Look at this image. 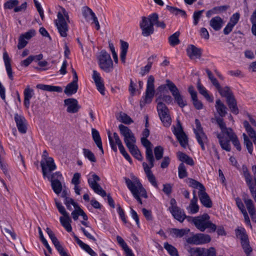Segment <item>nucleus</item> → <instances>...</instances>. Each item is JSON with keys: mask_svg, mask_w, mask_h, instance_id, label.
<instances>
[{"mask_svg": "<svg viewBox=\"0 0 256 256\" xmlns=\"http://www.w3.org/2000/svg\"><path fill=\"white\" fill-rule=\"evenodd\" d=\"M196 85L199 93L208 102H212L214 100L213 97L209 94L206 89L202 84L200 79L198 80Z\"/></svg>", "mask_w": 256, "mask_h": 256, "instance_id": "393cba45", "label": "nucleus"}, {"mask_svg": "<svg viewBox=\"0 0 256 256\" xmlns=\"http://www.w3.org/2000/svg\"><path fill=\"white\" fill-rule=\"evenodd\" d=\"M54 201L58 212L62 215V216L60 218L61 224L68 232H70L72 230V228L70 225L72 220L69 214L66 212L64 206L60 202L56 199L54 200Z\"/></svg>", "mask_w": 256, "mask_h": 256, "instance_id": "0eeeda50", "label": "nucleus"}, {"mask_svg": "<svg viewBox=\"0 0 256 256\" xmlns=\"http://www.w3.org/2000/svg\"><path fill=\"white\" fill-rule=\"evenodd\" d=\"M198 195L200 202L204 206L208 208L212 207V202L208 194L206 192V188L200 192H198Z\"/></svg>", "mask_w": 256, "mask_h": 256, "instance_id": "4be33fe9", "label": "nucleus"}, {"mask_svg": "<svg viewBox=\"0 0 256 256\" xmlns=\"http://www.w3.org/2000/svg\"><path fill=\"white\" fill-rule=\"evenodd\" d=\"M164 149L161 146H157L154 149V154L156 159L160 160L163 156Z\"/></svg>", "mask_w": 256, "mask_h": 256, "instance_id": "4d7b16f0", "label": "nucleus"}, {"mask_svg": "<svg viewBox=\"0 0 256 256\" xmlns=\"http://www.w3.org/2000/svg\"><path fill=\"white\" fill-rule=\"evenodd\" d=\"M178 176L180 178H184L187 176V172L184 163H181L178 168Z\"/></svg>", "mask_w": 256, "mask_h": 256, "instance_id": "6e6d98bb", "label": "nucleus"}, {"mask_svg": "<svg viewBox=\"0 0 256 256\" xmlns=\"http://www.w3.org/2000/svg\"><path fill=\"white\" fill-rule=\"evenodd\" d=\"M223 20L220 16L212 18L210 22V25L216 31L219 30L222 27Z\"/></svg>", "mask_w": 256, "mask_h": 256, "instance_id": "cd10ccee", "label": "nucleus"}, {"mask_svg": "<svg viewBox=\"0 0 256 256\" xmlns=\"http://www.w3.org/2000/svg\"><path fill=\"white\" fill-rule=\"evenodd\" d=\"M33 90L30 88L29 86H27L24 90V97L25 98L30 99L33 96Z\"/></svg>", "mask_w": 256, "mask_h": 256, "instance_id": "338daca9", "label": "nucleus"}, {"mask_svg": "<svg viewBox=\"0 0 256 256\" xmlns=\"http://www.w3.org/2000/svg\"><path fill=\"white\" fill-rule=\"evenodd\" d=\"M92 78L95 82L97 90L103 96L105 94L104 84L100 74L96 70L92 72Z\"/></svg>", "mask_w": 256, "mask_h": 256, "instance_id": "a211bd4d", "label": "nucleus"}, {"mask_svg": "<svg viewBox=\"0 0 256 256\" xmlns=\"http://www.w3.org/2000/svg\"><path fill=\"white\" fill-rule=\"evenodd\" d=\"M226 102L231 112L234 114H238L239 112V110L234 96L227 99Z\"/></svg>", "mask_w": 256, "mask_h": 256, "instance_id": "7c9ffc66", "label": "nucleus"}, {"mask_svg": "<svg viewBox=\"0 0 256 256\" xmlns=\"http://www.w3.org/2000/svg\"><path fill=\"white\" fill-rule=\"evenodd\" d=\"M195 123L196 128L194 129V132L196 134V138L200 145L202 149L203 150H205L204 144L208 142V138L206 134L204 132L201 126L200 122L198 120L196 119Z\"/></svg>", "mask_w": 256, "mask_h": 256, "instance_id": "9d476101", "label": "nucleus"}, {"mask_svg": "<svg viewBox=\"0 0 256 256\" xmlns=\"http://www.w3.org/2000/svg\"><path fill=\"white\" fill-rule=\"evenodd\" d=\"M118 119L122 122L127 124H129L133 122V120L128 115L122 112H120L119 114Z\"/></svg>", "mask_w": 256, "mask_h": 256, "instance_id": "c03bdc74", "label": "nucleus"}, {"mask_svg": "<svg viewBox=\"0 0 256 256\" xmlns=\"http://www.w3.org/2000/svg\"><path fill=\"white\" fill-rule=\"evenodd\" d=\"M177 156L178 160L182 162V163L186 162V164L190 166H193L194 164V162L192 158L186 154L178 152L177 153Z\"/></svg>", "mask_w": 256, "mask_h": 256, "instance_id": "473e14b6", "label": "nucleus"}, {"mask_svg": "<svg viewBox=\"0 0 256 256\" xmlns=\"http://www.w3.org/2000/svg\"><path fill=\"white\" fill-rule=\"evenodd\" d=\"M3 58L8 76L11 80H12L13 76L10 64V58L6 52L4 53Z\"/></svg>", "mask_w": 256, "mask_h": 256, "instance_id": "c85d7f7f", "label": "nucleus"}, {"mask_svg": "<svg viewBox=\"0 0 256 256\" xmlns=\"http://www.w3.org/2000/svg\"><path fill=\"white\" fill-rule=\"evenodd\" d=\"M151 59H154L153 56L150 57L148 58V64L145 66L141 68L140 74L142 76H143L150 72L152 64V62L150 61Z\"/></svg>", "mask_w": 256, "mask_h": 256, "instance_id": "09e8293b", "label": "nucleus"}, {"mask_svg": "<svg viewBox=\"0 0 256 256\" xmlns=\"http://www.w3.org/2000/svg\"><path fill=\"white\" fill-rule=\"evenodd\" d=\"M100 68L106 72H110L114 69V64L110 56L106 50H102L97 56Z\"/></svg>", "mask_w": 256, "mask_h": 256, "instance_id": "39448f33", "label": "nucleus"}, {"mask_svg": "<svg viewBox=\"0 0 256 256\" xmlns=\"http://www.w3.org/2000/svg\"><path fill=\"white\" fill-rule=\"evenodd\" d=\"M216 123L218 125L222 132L226 128L225 122H224L222 118L216 116L214 118Z\"/></svg>", "mask_w": 256, "mask_h": 256, "instance_id": "e2e57ef3", "label": "nucleus"}, {"mask_svg": "<svg viewBox=\"0 0 256 256\" xmlns=\"http://www.w3.org/2000/svg\"><path fill=\"white\" fill-rule=\"evenodd\" d=\"M40 165L43 176L47 178L49 176L48 174L56 168V166L54 162V160L53 158L50 157L46 158L44 160H42L40 162Z\"/></svg>", "mask_w": 256, "mask_h": 256, "instance_id": "4468645a", "label": "nucleus"}, {"mask_svg": "<svg viewBox=\"0 0 256 256\" xmlns=\"http://www.w3.org/2000/svg\"><path fill=\"white\" fill-rule=\"evenodd\" d=\"M164 248L172 256H178L176 249L172 245L166 242L164 244Z\"/></svg>", "mask_w": 256, "mask_h": 256, "instance_id": "864d4df0", "label": "nucleus"}, {"mask_svg": "<svg viewBox=\"0 0 256 256\" xmlns=\"http://www.w3.org/2000/svg\"><path fill=\"white\" fill-rule=\"evenodd\" d=\"M157 19H158V16L156 13H154L148 17H142L140 26L142 30V34L144 36H148L154 33V22L157 21Z\"/></svg>", "mask_w": 256, "mask_h": 256, "instance_id": "f03ea898", "label": "nucleus"}, {"mask_svg": "<svg viewBox=\"0 0 256 256\" xmlns=\"http://www.w3.org/2000/svg\"><path fill=\"white\" fill-rule=\"evenodd\" d=\"M128 48V44L122 40H120L121 52L120 54V60L122 63L126 62V55Z\"/></svg>", "mask_w": 256, "mask_h": 256, "instance_id": "72a5a7b5", "label": "nucleus"}, {"mask_svg": "<svg viewBox=\"0 0 256 256\" xmlns=\"http://www.w3.org/2000/svg\"><path fill=\"white\" fill-rule=\"evenodd\" d=\"M28 44V40L24 38L22 34L20 35L18 38V48L19 50L22 49L24 48Z\"/></svg>", "mask_w": 256, "mask_h": 256, "instance_id": "680f3d73", "label": "nucleus"}, {"mask_svg": "<svg viewBox=\"0 0 256 256\" xmlns=\"http://www.w3.org/2000/svg\"><path fill=\"white\" fill-rule=\"evenodd\" d=\"M94 191L97 194L101 196L102 197H104L106 196V192L98 184L96 186L92 188Z\"/></svg>", "mask_w": 256, "mask_h": 256, "instance_id": "052dcab7", "label": "nucleus"}, {"mask_svg": "<svg viewBox=\"0 0 256 256\" xmlns=\"http://www.w3.org/2000/svg\"><path fill=\"white\" fill-rule=\"evenodd\" d=\"M92 134L93 140L95 144L101 151L102 154H104V150L102 146V142L99 132L95 128L92 129Z\"/></svg>", "mask_w": 256, "mask_h": 256, "instance_id": "bb28decb", "label": "nucleus"}, {"mask_svg": "<svg viewBox=\"0 0 256 256\" xmlns=\"http://www.w3.org/2000/svg\"><path fill=\"white\" fill-rule=\"evenodd\" d=\"M222 132L226 134L229 138L230 140H231L232 139L234 138L236 136L231 128H226L224 130L222 131Z\"/></svg>", "mask_w": 256, "mask_h": 256, "instance_id": "774afa93", "label": "nucleus"}, {"mask_svg": "<svg viewBox=\"0 0 256 256\" xmlns=\"http://www.w3.org/2000/svg\"><path fill=\"white\" fill-rule=\"evenodd\" d=\"M64 106L66 107V112L68 113L77 112L80 108L77 100L74 98H68L64 100Z\"/></svg>", "mask_w": 256, "mask_h": 256, "instance_id": "f3484780", "label": "nucleus"}, {"mask_svg": "<svg viewBox=\"0 0 256 256\" xmlns=\"http://www.w3.org/2000/svg\"><path fill=\"white\" fill-rule=\"evenodd\" d=\"M206 72L207 74L209 80L211 82L212 85L216 88L217 90L220 89L221 86L220 83L218 82V80L214 76L212 72L208 68L206 70Z\"/></svg>", "mask_w": 256, "mask_h": 256, "instance_id": "ea45409f", "label": "nucleus"}, {"mask_svg": "<svg viewBox=\"0 0 256 256\" xmlns=\"http://www.w3.org/2000/svg\"><path fill=\"white\" fill-rule=\"evenodd\" d=\"M80 230L83 232L84 234L89 239L92 240L94 242L96 241V239L92 235V234L94 232V230L91 228L90 229L88 228V230H86L84 228L82 227Z\"/></svg>", "mask_w": 256, "mask_h": 256, "instance_id": "13d9d810", "label": "nucleus"}, {"mask_svg": "<svg viewBox=\"0 0 256 256\" xmlns=\"http://www.w3.org/2000/svg\"><path fill=\"white\" fill-rule=\"evenodd\" d=\"M38 88L40 89L45 91L48 92H62V88L60 86H54L50 85H46L43 84H38L36 86Z\"/></svg>", "mask_w": 256, "mask_h": 256, "instance_id": "2f4dec72", "label": "nucleus"}, {"mask_svg": "<svg viewBox=\"0 0 256 256\" xmlns=\"http://www.w3.org/2000/svg\"><path fill=\"white\" fill-rule=\"evenodd\" d=\"M157 110L164 126L166 127L169 126L171 124L172 119L168 107L164 102H158L157 104Z\"/></svg>", "mask_w": 256, "mask_h": 256, "instance_id": "6e6552de", "label": "nucleus"}, {"mask_svg": "<svg viewBox=\"0 0 256 256\" xmlns=\"http://www.w3.org/2000/svg\"><path fill=\"white\" fill-rule=\"evenodd\" d=\"M64 204L66 206V208L69 210H72V206L75 208L78 206V204L75 202L74 200L72 198H67L66 200H64Z\"/></svg>", "mask_w": 256, "mask_h": 256, "instance_id": "bf43d9fd", "label": "nucleus"}, {"mask_svg": "<svg viewBox=\"0 0 256 256\" xmlns=\"http://www.w3.org/2000/svg\"><path fill=\"white\" fill-rule=\"evenodd\" d=\"M242 136L244 137V144L246 145L248 152L252 154L253 150L252 143L246 134L244 133Z\"/></svg>", "mask_w": 256, "mask_h": 256, "instance_id": "8fccbe9b", "label": "nucleus"}, {"mask_svg": "<svg viewBox=\"0 0 256 256\" xmlns=\"http://www.w3.org/2000/svg\"><path fill=\"white\" fill-rule=\"evenodd\" d=\"M215 107L219 117L223 118L226 116L227 114V108L220 99L216 100Z\"/></svg>", "mask_w": 256, "mask_h": 256, "instance_id": "a878e982", "label": "nucleus"}, {"mask_svg": "<svg viewBox=\"0 0 256 256\" xmlns=\"http://www.w3.org/2000/svg\"><path fill=\"white\" fill-rule=\"evenodd\" d=\"M166 86L170 92L174 101L180 108H184L187 104L184 96L180 94L176 84L170 80H166Z\"/></svg>", "mask_w": 256, "mask_h": 256, "instance_id": "423d86ee", "label": "nucleus"}, {"mask_svg": "<svg viewBox=\"0 0 256 256\" xmlns=\"http://www.w3.org/2000/svg\"><path fill=\"white\" fill-rule=\"evenodd\" d=\"M210 216L207 214L192 218V222L196 227L200 231L204 232L206 228H210L212 232H215L216 226L210 220Z\"/></svg>", "mask_w": 256, "mask_h": 256, "instance_id": "20e7f679", "label": "nucleus"}, {"mask_svg": "<svg viewBox=\"0 0 256 256\" xmlns=\"http://www.w3.org/2000/svg\"><path fill=\"white\" fill-rule=\"evenodd\" d=\"M210 240L211 238L208 234L202 233L194 234L186 239L188 243L196 245L207 244Z\"/></svg>", "mask_w": 256, "mask_h": 256, "instance_id": "f8f14e48", "label": "nucleus"}, {"mask_svg": "<svg viewBox=\"0 0 256 256\" xmlns=\"http://www.w3.org/2000/svg\"><path fill=\"white\" fill-rule=\"evenodd\" d=\"M166 9L172 14H175V15H178L180 14L182 16H186V13L185 11L178 8H176L170 6H166Z\"/></svg>", "mask_w": 256, "mask_h": 256, "instance_id": "a18cd8bd", "label": "nucleus"}, {"mask_svg": "<svg viewBox=\"0 0 256 256\" xmlns=\"http://www.w3.org/2000/svg\"><path fill=\"white\" fill-rule=\"evenodd\" d=\"M236 236L240 240V242H244L248 240V236L244 228H238L235 230Z\"/></svg>", "mask_w": 256, "mask_h": 256, "instance_id": "4c0bfd02", "label": "nucleus"}, {"mask_svg": "<svg viewBox=\"0 0 256 256\" xmlns=\"http://www.w3.org/2000/svg\"><path fill=\"white\" fill-rule=\"evenodd\" d=\"M192 104L198 110H201L202 108L203 104L202 102L198 100L197 96L192 98Z\"/></svg>", "mask_w": 256, "mask_h": 256, "instance_id": "0e129e2a", "label": "nucleus"}, {"mask_svg": "<svg viewBox=\"0 0 256 256\" xmlns=\"http://www.w3.org/2000/svg\"><path fill=\"white\" fill-rule=\"evenodd\" d=\"M142 166L148 181L151 183V184L153 186H154L156 188H158V185L156 178L150 170V168H152V167H151V166L150 164L148 166V164H146L145 162H144L142 163Z\"/></svg>", "mask_w": 256, "mask_h": 256, "instance_id": "aec40b11", "label": "nucleus"}, {"mask_svg": "<svg viewBox=\"0 0 256 256\" xmlns=\"http://www.w3.org/2000/svg\"><path fill=\"white\" fill-rule=\"evenodd\" d=\"M14 120L18 130L22 134H25L27 130L26 122L25 118L18 114H14Z\"/></svg>", "mask_w": 256, "mask_h": 256, "instance_id": "6ab92c4d", "label": "nucleus"}, {"mask_svg": "<svg viewBox=\"0 0 256 256\" xmlns=\"http://www.w3.org/2000/svg\"><path fill=\"white\" fill-rule=\"evenodd\" d=\"M52 242L61 256H69L64 250V248L60 244L57 238L52 240Z\"/></svg>", "mask_w": 256, "mask_h": 256, "instance_id": "37998d69", "label": "nucleus"}, {"mask_svg": "<svg viewBox=\"0 0 256 256\" xmlns=\"http://www.w3.org/2000/svg\"><path fill=\"white\" fill-rule=\"evenodd\" d=\"M120 134L124 137V142L126 146L136 142V138L132 130L127 126L120 124L118 126Z\"/></svg>", "mask_w": 256, "mask_h": 256, "instance_id": "9b49d317", "label": "nucleus"}, {"mask_svg": "<svg viewBox=\"0 0 256 256\" xmlns=\"http://www.w3.org/2000/svg\"><path fill=\"white\" fill-rule=\"evenodd\" d=\"M127 148L129 150V151L131 154L134 156L136 159L140 160H142V156L140 153V152L138 149L136 144H132L127 146Z\"/></svg>", "mask_w": 256, "mask_h": 256, "instance_id": "58836bf2", "label": "nucleus"}, {"mask_svg": "<svg viewBox=\"0 0 256 256\" xmlns=\"http://www.w3.org/2000/svg\"><path fill=\"white\" fill-rule=\"evenodd\" d=\"M197 201L194 200H191L190 205L187 208V210L190 211V213L194 214L198 212L199 206L197 204Z\"/></svg>", "mask_w": 256, "mask_h": 256, "instance_id": "79ce46f5", "label": "nucleus"}, {"mask_svg": "<svg viewBox=\"0 0 256 256\" xmlns=\"http://www.w3.org/2000/svg\"><path fill=\"white\" fill-rule=\"evenodd\" d=\"M247 256H250L252 250L250 245L249 240H247L244 242H240Z\"/></svg>", "mask_w": 256, "mask_h": 256, "instance_id": "5fc2aeb1", "label": "nucleus"}, {"mask_svg": "<svg viewBox=\"0 0 256 256\" xmlns=\"http://www.w3.org/2000/svg\"><path fill=\"white\" fill-rule=\"evenodd\" d=\"M180 34V32H176L168 38V42L172 46H174L180 43V40L178 38Z\"/></svg>", "mask_w": 256, "mask_h": 256, "instance_id": "a19ab883", "label": "nucleus"}, {"mask_svg": "<svg viewBox=\"0 0 256 256\" xmlns=\"http://www.w3.org/2000/svg\"><path fill=\"white\" fill-rule=\"evenodd\" d=\"M173 132L176 136L180 146L184 148H186L188 144V140L186 134L182 130L180 121H178L176 127H174Z\"/></svg>", "mask_w": 256, "mask_h": 256, "instance_id": "ddd939ff", "label": "nucleus"}, {"mask_svg": "<svg viewBox=\"0 0 256 256\" xmlns=\"http://www.w3.org/2000/svg\"><path fill=\"white\" fill-rule=\"evenodd\" d=\"M154 77L152 76H150L148 78L146 90L144 97V101L146 103H150L154 96Z\"/></svg>", "mask_w": 256, "mask_h": 256, "instance_id": "2eb2a0df", "label": "nucleus"}, {"mask_svg": "<svg viewBox=\"0 0 256 256\" xmlns=\"http://www.w3.org/2000/svg\"><path fill=\"white\" fill-rule=\"evenodd\" d=\"M190 231L189 229H178V228H172L170 230V234L176 238H182L184 236L187 234Z\"/></svg>", "mask_w": 256, "mask_h": 256, "instance_id": "c9c22d12", "label": "nucleus"}, {"mask_svg": "<svg viewBox=\"0 0 256 256\" xmlns=\"http://www.w3.org/2000/svg\"><path fill=\"white\" fill-rule=\"evenodd\" d=\"M62 12H58V19L54 22L59 34L62 37H66L68 30V23L70 22L68 12L64 8H62Z\"/></svg>", "mask_w": 256, "mask_h": 256, "instance_id": "7ed1b4c3", "label": "nucleus"}, {"mask_svg": "<svg viewBox=\"0 0 256 256\" xmlns=\"http://www.w3.org/2000/svg\"><path fill=\"white\" fill-rule=\"evenodd\" d=\"M141 142L146 148V159L149 162V164L151 166V167H153L154 166V159L152 148V143L146 138H141Z\"/></svg>", "mask_w": 256, "mask_h": 256, "instance_id": "dca6fc26", "label": "nucleus"}, {"mask_svg": "<svg viewBox=\"0 0 256 256\" xmlns=\"http://www.w3.org/2000/svg\"><path fill=\"white\" fill-rule=\"evenodd\" d=\"M188 180L190 184V186L194 188H198V192H200L205 188L203 184L192 178H188Z\"/></svg>", "mask_w": 256, "mask_h": 256, "instance_id": "de8ad7c7", "label": "nucleus"}, {"mask_svg": "<svg viewBox=\"0 0 256 256\" xmlns=\"http://www.w3.org/2000/svg\"><path fill=\"white\" fill-rule=\"evenodd\" d=\"M126 185L130 191L134 196L139 202L142 204V201L140 196L147 198L148 196L146 190L142 187L140 180L135 176H132V180L125 177L124 178Z\"/></svg>", "mask_w": 256, "mask_h": 256, "instance_id": "f257e3e1", "label": "nucleus"}, {"mask_svg": "<svg viewBox=\"0 0 256 256\" xmlns=\"http://www.w3.org/2000/svg\"><path fill=\"white\" fill-rule=\"evenodd\" d=\"M82 14L86 20H93L94 18L96 17L95 14L92 12V9L87 6L82 8Z\"/></svg>", "mask_w": 256, "mask_h": 256, "instance_id": "f704fd0d", "label": "nucleus"}, {"mask_svg": "<svg viewBox=\"0 0 256 256\" xmlns=\"http://www.w3.org/2000/svg\"><path fill=\"white\" fill-rule=\"evenodd\" d=\"M218 91L222 96L225 97L226 100L234 96L230 88L228 86L224 88L221 86Z\"/></svg>", "mask_w": 256, "mask_h": 256, "instance_id": "e433bc0d", "label": "nucleus"}, {"mask_svg": "<svg viewBox=\"0 0 256 256\" xmlns=\"http://www.w3.org/2000/svg\"><path fill=\"white\" fill-rule=\"evenodd\" d=\"M164 102L167 104H170L172 102V98L170 95L163 94L160 95L156 100V102L157 104H158V102Z\"/></svg>", "mask_w": 256, "mask_h": 256, "instance_id": "3c124183", "label": "nucleus"}, {"mask_svg": "<svg viewBox=\"0 0 256 256\" xmlns=\"http://www.w3.org/2000/svg\"><path fill=\"white\" fill-rule=\"evenodd\" d=\"M83 154L85 158H87L90 161L95 162L96 161L94 154L89 149L83 148Z\"/></svg>", "mask_w": 256, "mask_h": 256, "instance_id": "49530a36", "label": "nucleus"}, {"mask_svg": "<svg viewBox=\"0 0 256 256\" xmlns=\"http://www.w3.org/2000/svg\"><path fill=\"white\" fill-rule=\"evenodd\" d=\"M187 54L191 60L200 58L202 54L200 50L194 45H190L187 48Z\"/></svg>", "mask_w": 256, "mask_h": 256, "instance_id": "b1692460", "label": "nucleus"}, {"mask_svg": "<svg viewBox=\"0 0 256 256\" xmlns=\"http://www.w3.org/2000/svg\"><path fill=\"white\" fill-rule=\"evenodd\" d=\"M240 14L238 13L234 14L230 18L228 24H230L232 26H234L238 22L240 18Z\"/></svg>", "mask_w": 256, "mask_h": 256, "instance_id": "69168bd1", "label": "nucleus"}, {"mask_svg": "<svg viewBox=\"0 0 256 256\" xmlns=\"http://www.w3.org/2000/svg\"><path fill=\"white\" fill-rule=\"evenodd\" d=\"M170 210L174 217L180 222H182L186 218L184 212L176 206H172L170 208Z\"/></svg>", "mask_w": 256, "mask_h": 256, "instance_id": "5701e85b", "label": "nucleus"}, {"mask_svg": "<svg viewBox=\"0 0 256 256\" xmlns=\"http://www.w3.org/2000/svg\"><path fill=\"white\" fill-rule=\"evenodd\" d=\"M243 200L250 216L252 221L256 222V209L252 200L246 196L244 198Z\"/></svg>", "mask_w": 256, "mask_h": 256, "instance_id": "412c9836", "label": "nucleus"}, {"mask_svg": "<svg viewBox=\"0 0 256 256\" xmlns=\"http://www.w3.org/2000/svg\"><path fill=\"white\" fill-rule=\"evenodd\" d=\"M78 82H72L66 87L64 92L67 96H71L76 94L78 90Z\"/></svg>", "mask_w": 256, "mask_h": 256, "instance_id": "c756f323", "label": "nucleus"}, {"mask_svg": "<svg viewBox=\"0 0 256 256\" xmlns=\"http://www.w3.org/2000/svg\"><path fill=\"white\" fill-rule=\"evenodd\" d=\"M48 179L51 182V186L54 192L56 194H59L62 190V185L61 180L63 177L60 172H56L50 176H48Z\"/></svg>", "mask_w": 256, "mask_h": 256, "instance_id": "1a4fd4ad", "label": "nucleus"}, {"mask_svg": "<svg viewBox=\"0 0 256 256\" xmlns=\"http://www.w3.org/2000/svg\"><path fill=\"white\" fill-rule=\"evenodd\" d=\"M192 256H204V249L202 248H190L188 250Z\"/></svg>", "mask_w": 256, "mask_h": 256, "instance_id": "603ef678", "label": "nucleus"}]
</instances>
